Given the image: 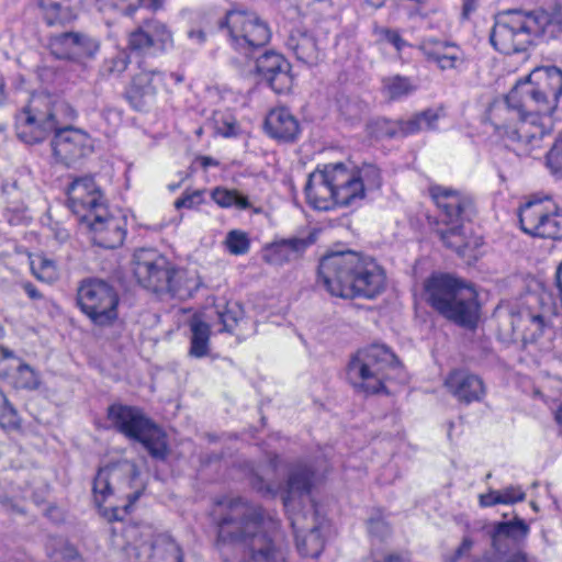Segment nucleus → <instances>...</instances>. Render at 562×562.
<instances>
[{"mask_svg":"<svg viewBox=\"0 0 562 562\" xmlns=\"http://www.w3.org/2000/svg\"><path fill=\"white\" fill-rule=\"evenodd\" d=\"M220 505L217 543L237 546L236 562H285L288 548L279 536V522L261 506L241 498Z\"/></svg>","mask_w":562,"mask_h":562,"instance_id":"1","label":"nucleus"},{"mask_svg":"<svg viewBox=\"0 0 562 562\" xmlns=\"http://www.w3.org/2000/svg\"><path fill=\"white\" fill-rule=\"evenodd\" d=\"M318 281L333 296L374 299L385 290L386 276L371 257L348 250L322 258Z\"/></svg>","mask_w":562,"mask_h":562,"instance_id":"2","label":"nucleus"},{"mask_svg":"<svg viewBox=\"0 0 562 562\" xmlns=\"http://www.w3.org/2000/svg\"><path fill=\"white\" fill-rule=\"evenodd\" d=\"M562 34V4L552 10H508L496 16L490 34L494 48L503 54L524 52L535 37L557 38Z\"/></svg>","mask_w":562,"mask_h":562,"instance_id":"3","label":"nucleus"},{"mask_svg":"<svg viewBox=\"0 0 562 562\" xmlns=\"http://www.w3.org/2000/svg\"><path fill=\"white\" fill-rule=\"evenodd\" d=\"M67 194L69 209L94 233V241L99 246L113 249L123 244L126 233L121 221L110 214L106 200L92 177L74 180Z\"/></svg>","mask_w":562,"mask_h":562,"instance_id":"4","label":"nucleus"},{"mask_svg":"<svg viewBox=\"0 0 562 562\" xmlns=\"http://www.w3.org/2000/svg\"><path fill=\"white\" fill-rule=\"evenodd\" d=\"M427 303L445 318L464 327L475 325L479 315L477 293L450 274H434L425 281Z\"/></svg>","mask_w":562,"mask_h":562,"instance_id":"5","label":"nucleus"},{"mask_svg":"<svg viewBox=\"0 0 562 562\" xmlns=\"http://www.w3.org/2000/svg\"><path fill=\"white\" fill-rule=\"evenodd\" d=\"M487 120L496 133L512 142L533 145L542 139L544 130L537 124V116L516 87L503 98L494 100L486 112Z\"/></svg>","mask_w":562,"mask_h":562,"instance_id":"6","label":"nucleus"},{"mask_svg":"<svg viewBox=\"0 0 562 562\" xmlns=\"http://www.w3.org/2000/svg\"><path fill=\"white\" fill-rule=\"evenodd\" d=\"M400 370L397 357L386 345L372 344L350 358L347 379L357 391L378 394L385 391V382L394 379Z\"/></svg>","mask_w":562,"mask_h":562,"instance_id":"7","label":"nucleus"},{"mask_svg":"<svg viewBox=\"0 0 562 562\" xmlns=\"http://www.w3.org/2000/svg\"><path fill=\"white\" fill-rule=\"evenodd\" d=\"M75 116V110L65 101L54 100L49 94L32 95L16 116V135L25 144H37Z\"/></svg>","mask_w":562,"mask_h":562,"instance_id":"8","label":"nucleus"},{"mask_svg":"<svg viewBox=\"0 0 562 562\" xmlns=\"http://www.w3.org/2000/svg\"><path fill=\"white\" fill-rule=\"evenodd\" d=\"M430 194L440 211L435 233L447 248L460 251L465 245L463 223L476 213L472 198L441 186L432 187Z\"/></svg>","mask_w":562,"mask_h":562,"instance_id":"9","label":"nucleus"},{"mask_svg":"<svg viewBox=\"0 0 562 562\" xmlns=\"http://www.w3.org/2000/svg\"><path fill=\"white\" fill-rule=\"evenodd\" d=\"M133 272L138 283L157 294L184 297L190 294L187 272L176 268L155 249H137L133 256Z\"/></svg>","mask_w":562,"mask_h":562,"instance_id":"10","label":"nucleus"},{"mask_svg":"<svg viewBox=\"0 0 562 562\" xmlns=\"http://www.w3.org/2000/svg\"><path fill=\"white\" fill-rule=\"evenodd\" d=\"M108 419L120 434L142 443L151 458L160 461L167 459V435L142 408L112 404L108 407Z\"/></svg>","mask_w":562,"mask_h":562,"instance_id":"11","label":"nucleus"},{"mask_svg":"<svg viewBox=\"0 0 562 562\" xmlns=\"http://www.w3.org/2000/svg\"><path fill=\"white\" fill-rule=\"evenodd\" d=\"M347 167L342 162L324 165L310 173L304 188L307 203L316 210L327 211L335 205L349 206L352 194L349 193Z\"/></svg>","mask_w":562,"mask_h":562,"instance_id":"12","label":"nucleus"},{"mask_svg":"<svg viewBox=\"0 0 562 562\" xmlns=\"http://www.w3.org/2000/svg\"><path fill=\"white\" fill-rule=\"evenodd\" d=\"M516 87L535 115H552L562 98V70L555 66L537 67Z\"/></svg>","mask_w":562,"mask_h":562,"instance_id":"13","label":"nucleus"},{"mask_svg":"<svg viewBox=\"0 0 562 562\" xmlns=\"http://www.w3.org/2000/svg\"><path fill=\"white\" fill-rule=\"evenodd\" d=\"M119 303L115 288L102 279H85L77 289V304L95 326H112L119 317Z\"/></svg>","mask_w":562,"mask_h":562,"instance_id":"14","label":"nucleus"},{"mask_svg":"<svg viewBox=\"0 0 562 562\" xmlns=\"http://www.w3.org/2000/svg\"><path fill=\"white\" fill-rule=\"evenodd\" d=\"M220 29H226L234 48L246 56L254 49L267 45L271 37L267 22L248 11H228L220 22Z\"/></svg>","mask_w":562,"mask_h":562,"instance_id":"15","label":"nucleus"},{"mask_svg":"<svg viewBox=\"0 0 562 562\" xmlns=\"http://www.w3.org/2000/svg\"><path fill=\"white\" fill-rule=\"evenodd\" d=\"M316 482V471L312 463L297 460L290 464L286 481L283 486L268 483L261 476L251 479L252 487L265 496H276L281 492V498L286 510L294 509V502L308 496Z\"/></svg>","mask_w":562,"mask_h":562,"instance_id":"16","label":"nucleus"},{"mask_svg":"<svg viewBox=\"0 0 562 562\" xmlns=\"http://www.w3.org/2000/svg\"><path fill=\"white\" fill-rule=\"evenodd\" d=\"M524 233L539 238L562 239V209L542 201H529L519 209Z\"/></svg>","mask_w":562,"mask_h":562,"instance_id":"17","label":"nucleus"},{"mask_svg":"<svg viewBox=\"0 0 562 562\" xmlns=\"http://www.w3.org/2000/svg\"><path fill=\"white\" fill-rule=\"evenodd\" d=\"M112 533L113 544L125 552L128 562H183L181 547L169 535L161 533L140 543H124L117 540L115 529Z\"/></svg>","mask_w":562,"mask_h":562,"instance_id":"18","label":"nucleus"},{"mask_svg":"<svg viewBox=\"0 0 562 562\" xmlns=\"http://www.w3.org/2000/svg\"><path fill=\"white\" fill-rule=\"evenodd\" d=\"M68 122L59 126L50 143L55 160L65 166H71L92 151L89 135L69 126Z\"/></svg>","mask_w":562,"mask_h":562,"instance_id":"19","label":"nucleus"},{"mask_svg":"<svg viewBox=\"0 0 562 562\" xmlns=\"http://www.w3.org/2000/svg\"><path fill=\"white\" fill-rule=\"evenodd\" d=\"M318 232L313 229L306 234L280 238L267 244L261 250L262 260L276 267L295 262L304 257L306 250L317 241Z\"/></svg>","mask_w":562,"mask_h":562,"instance_id":"20","label":"nucleus"},{"mask_svg":"<svg viewBox=\"0 0 562 562\" xmlns=\"http://www.w3.org/2000/svg\"><path fill=\"white\" fill-rule=\"evenodd\" d=\"M166 87V74L142 69L132 77L125 97L136 111H148L156 102L159 90Z\"/></svg>","mask_w":562,"mask_h":562,"instance_id":"21","label":"nucleus"},{"mask_svg":"<svg viewBox=\"0 0 562 562\" xmlns=\"http://www.w3.org/2000/svg\"><path fill=\"white\" fill-rule=\"evenodd\" d=\"M258 75L277 93H283L290 89L292 78L290 76V64L276 52H266L256 61Z\"/></svg>","mask_w":562,"mask_h":562,"instance_id":"22","label":"nucleus"},{"mask_svg":"<svg viewBox=\"0 0 562 562\" xmlns=\"http://www.w3.org/2000/svg\"><path fill=\"white\" fill-rule=\"evenodd\" d=\"M445 385L451 395L467 405L480 402L485 396V386L482 379L463 369L451 371L445 381Z\"/></svg>","mask_w":562,"mask_h":562,"instance_id":"23","label":"nucleus"},{"mask_svg":"<svg viewBox=\"0 0 562 562\" xmlns=\"http://www.w3.org/2000/svg\"><path fill=\"white\" fill-rule=\"evenodd\" d=\"M512 334L520 336L525 344H536L549 329L544 317L529 310L509 313Z\"/></svg>","mask_w":562,"mask_h":562,"instance_id":"24","label":"nucleus"},{"mask_svg":"<svg viewBox=\"0 0 562 562\" xmlns=\"http://www.w3.org/2000/svg\"><path fill=\"white\" fill-rule=\"evenodd\" d=\"M52 46L60 47L64 57L76 55L93 58L100 49V42L86 33L64 32L52 38Z\"/></svg>","mask_w":562,"mask_h":562,"instance_id":"25","label":"nucleus"},{"mask_svg":"<svg viewBox=\"0 0 562 562\" xmlns=\"http://www.w3.org/2000/svg\"><path fill=\"white\" fill-rule=\"evenodd\" d=\"M528 532V525L518 516H515L512 521L495 522L491 525L487 530L492 541V547L498 553L506 548L520 542L527 537Z\"/></svg>","mask_w":562,"mask_h":562,"instance_id":"26","label":"nucleus"},{"mask_svg":"<svg viewBox=\"0 0 562 562\" xmlns=\"http://www.w3.org/2000/svg\"><path fill=\"white\" fill-rule=\"evenodd\" d=\"M285 45L296 60L306 66H315L321 60V50L315 36L306 30L294 29L290 32Z\"/></svg>","mask_w":562,"mask_h":562,"instance_id":"27","label":"nucleus"},{"mask_svg":"<svg viewBox=\"0 0 562 562\" xmlns=\"http://www.w3.org/2000/svg\"><path fill=\"white\" fill-rule=\"evenodd\" d=\"M265 127L271 137L283 142L294 140L300 132L297 120L284 108L271 110L266 117Z\"/></svg>","mask_w":562,"mask_h":562,"instance_id":"28","label":"nucleus"},{"mask_svg":"<svg viewBox=\"0 0 562 562\" xmlns=\"http://www.w3.org/2000/svg\"><path fill=\"white\" fill-rule=\"evenodd\" d=\"M347 176L350 178L347 188L349 193L352 194V203L361 200L364 196V191L378 189L381 186L380 170L374 165H363L356 171L347 169Z\"/></svg>","mask_w":562,"mask_h":562,"instance_id":"29","label":"nucleus"},{"mask_svg":"<svg viewBox=\"0 0 562 562\" xmlns=\"http://www.w3.org/2000/svg\"><path fill=\"white\" fill-rule=\"evenodd\" d=\"M142 25L147 33V43L153 55L164 53L173 45L172 32L164 22L146 20Z\"/></svg>","mask_w":562,"mask_h":562,"instance_id":"30","label":"nucleus"},{"mask_svg":"<svg viewBox=\"0 0 562 562\" xmlns=\"http://www.w3.org/2000/svg\"><path fill=\"white\" fill-rule=\"evenodd\" d=\"M189 325L191 330V346L189 355L194 358L207 356L210 350V325L198 316H193Z\"/></svg>","mask_w":562,"mask_h":562,"instance_id":"31","label":"nucleus"},{"mask_svg":"<svg viewBox=\"0 0 562 562\" xmlns=\"http://www.w3.org/2000/svg\"><path fill=\"white\" fill-rule=\"evenodd\" d=\"M441 116V112L435 109H426L415 113L407 120H402L405 137L423 131H431L437 127V123Z\"/></svg>","mask_w":562,"mask_h":562,"instance_id":"32","label":"nucleus"},{"mask_svg":"<svg viewBox=\"0 0 562 562\" xmlns=\"http://www.w3.org/2000/svg\"><path fill=\"white\" fill-rule=\"evenodd\" d=\"M117 472L116 467H106L97 473L92 487L97 506L101 507L106 497L112 494V480L117 477Z\"/></svg>","mask_w":562,"mask_h":562,"instance_id":"33","label":"nucleus"},{"mask_svg":"<svg viewBox=\"0 0 562 562\" xmlns=\"http://www.w3.org/2000/svg\"><path fill=\"white\" fill-rule=\"evenodd\" d=\"M211 198L218 206L224 209L248 210L251 207L248 198L235 189L217 187L212 191Z\"/></svg>","mask_w":562,"mask_h":562,"instance_id":"34","label":"nucleus"},{"mask_svg":"<svg viewBox=\"0 0 562 562\" xmlns=\"http://www.w3.org/2000/svg\"><path fill=\"white\" fill-rule=\"evenodd\" d=\"M383 90L390 100H398L415 92L416 86L407 77L395 75L383 79Z\"/></svg>","mask_w":562,"mask_h":562,"instance_id":"35","label":"nucleus"},{"mask_svg":"<svg viewBox=\"0 0 562 562\" xmlns=\"http://www.w3.org/2000/svg\"><path fill=\"white\" fill-rule=\"evenodd\" d=\"M131 63L127 49H117L114 54L104 58L100 66V74L103 77H119L128 67Z\"/></svg>","mask_w":562,"mask_h":562,"instance_id":"36","label":"nucleus"},{"mask_svg":"<svg viewBox=\"0 0 562 562\" xmlns=\"http://www.w3.org/2000/svg\"><path fill=\"white\" fill-rule=\"evenodd\" d=\"M457 47L453 43L442 42L437 38H428L420 43L419 49L428 61L437 64Z\"/></svg>","mask_w":562,"mask_h":562,"instance_id":"37","label":"nucleus"},{"mask_svg":"<svg viewBox=\"0 0 562 562\" xmlns=\"http://www.w3.org/2000/svg\"><path fill=\"white\" fill-rule=\"evenodd\" d=\"M296 546L302 555L317 558L323 550V540L318 528H311L303 539H300L299 536H296Z\"/></svg>","mask_w":562,"mask_h":562,"instance_id":"38","label":"nucleus"},{"mask_svg":"<svg viewBox=\"0 0 562 562\" xmlns=\"http://www.w3.org/2000/svg\"><path fill=\"white\" fill-rule=\"evenodd\" d=\"M0 426L5 429H18L21 419L18 411L9 402L5 394L0 390Z\"/></svg>","mask_w":562,"mask_h":562,"instance_id":"39","label":"nucleus"},{"mask_svg":"<svg viewBox=\"0 0 562 562\" xmlns=\"http://www.w3.org/2000/svg\"><path fill=\"white\" fill-rule=\"evenodd\" d=\"M227 250L235 256L245 255L249 251L250 240L248 235L239 229H233L227 233L225 238Z\"/></svg>","mask_w":562,"mask_h":562,"instance_id":"40","label":"nucleus"},{"mask_svg":"<svg viewBox=\"0 0 562 562\" xmlns=\"http://www.w3.org/2000/svg\"><path fill=\"white\" fill-rule=\"evenodd\" d=\"M127 50L143 56L153 55L147 43V33L144 32L142 24L128 33Z\"/></svg>","mask_w":562,"mask_h":562,"instance_id":"41","label":"nucleus"},{"mask_svg":"<svg viewBox=\"0 0 562 562\" xmlns=\"http://www.w3.org/2000/svg\"><path fill=\"white\" fill-rule=\"evenodd\" d=\"M218 321L223 325L220 331L232 333L243 316V311L237 303L226 304L223 311H217Z\"/></svg>","mask_w":562,"mask_h":562,"instance_id":"42","label":"nucleus"},{"mask_svg":"<svg viewBox=\"0 0 562 562\" xmlns=\"http://www.w3.org/2000/svg\"><path fill=\"white\" fill-rule=\"evenodd\" d=\"M15 385L20 389L35 390L40 385L36 372L26 363H20L16 370Z\"/></svg>","mask_w":562,"mask_h":562,"instance_id":"43","label":"nucleus"},{"mask_svg":"<svg viewBox=\"0 0 562 562\" xmlns=\"http://www.w3.org/2000/svg\"><path fill=\"white\" fill-rule=\"evenodd\" d=\"M34 276L42 281L52 282L57 278L56 265L53 260L40 257L37 261L32 262Z\"/></svg>","mask_w":562,"mask_h":562,"instance_id":"44","label":"nucleus"},{"mask_svg":"<svg viewBox=\"0 0 562 562\" xmlns=\"http://www.w3.org/2000/svg\"><path fill=\"white\" fill-rule=\"evenodd\" d=\"M376 134L380 137H405L402 120L398 121H390L386 119H379L375 122Z\"/></svg>","mask_w":562,"mask_h":562,"instance_id":"45","label":"nucleus"},{"mask_svg":"<svg viewBox=\"0 0 562 562\" xmlns=\"http://www.w3.org/2000/svg\"><path fill=\"white\" fill-rule=\"evenodd\" d=\"M339 112L347 121L359 120L362 113V108L358 101L348 97H342L338 100Z\"/></svg>","mask_w":562,"mask_h":562,"instance_id":"46","label":"nucleus"},{"mask_svg":"<svg viewBox=\"0 0 562 562\" xmlns=\"http://www.w3.org/2000/svg\"><path fill=\"white\" fill-rule=\"evenodd\" d=\"M202 194H203L202 190H194L192 192L186 191L181 198H179L175 201V207L177 210H180L183 207L192 209L195 205H199L202 203V201H203Z\"/></svg>","mask_w":562,"mask_h":562,"instance_id":"47","label":"nucleus"},{"mask_svg":"<svg viewBox=\"0 0 562 562\" xmlns=\"http://www.w3.org/2000/svg\"><path fill=\"white\" fill-rule=\"evenodd\" d=\"M476 562H531V561L528 559L526 553H524L521 551H517V552H514L508 555H502L498 552L495 554H492V555H484Z\"/></svg>","mask_w":562,"mask_h":562,"instance_id":"48","label":"nucleus"},{"mask_svg":"<svg viewBox=\"0 0 562 562\" xmlns=\"http://www.w3.org/2000/svg\"><path fill=\"white\" fill-rule=\"evenodd\" d=\"M368 530L371 536L385 539L391 533L390 525L383 518H371L368 521Z\"/></svg>","mask_w":562,"mask_h":562,"instance_id":"49","label":"nucleus"},{"mask_svg":"<svg viewBox=\"0 0 562 562\" xmlns=\"http://www.w3.org/2000/svg\"><path fill=\"white\" fill-rule=\"evenodd\" d=\"M463 63V54L459 47H452V52L436 64L440 70L454 69Z\"/></svg>","mask_w":562,"mask_h":562,"instance_id":"50","label":"nucleus"},{"mask_svg":"<svg viewBox=\"0 0 562 562\" xmlns=\"http://www.w3.org/2000/svg\"><path fill=\"white\" fill-rule=\"evenodd\" d=\"M499 495H501V499H503L504 502H502V504H514V503H517V502H522L526 497V493L520 488V486H508V487H505L503 490H497Z\"/></svg>","mask_w":562,"mask_h":562,"instance_id":"51","label":"nucleus"},{"mask_svg":"<svg viewBox=\"0 0 562 562\" xmlns=\"http://www.w3.org/2000/svg\"><path fill=\"white\" fill-rule=\"evenodd\" d=\"M473 547V540L470 537H464L461 544L457 548L454 553L448 558V562H458L461 558L468 555Z\"/></svg>","mask_w":562,"mask_h":562,"instance_id":"52","label":"nucleus"},{"mask_svg":"<svg viewBox=\"0 0 562 562\" xmlns=\"http://www.w3.org/2000/svg\"><path fill=\"white\" fill-rule=\"evenodd\" d=\"M384 40L393 45L397 52H401L404 47L408 46L407 42L400 35L397 31L385 30Z\"/></svg>","mask_w":562,"mask_h":562,"instance_id":"53","label":"nucleus"},{"mask_svg":"<svg viewBox=\"0 0 562 562\" xmlns=\"http://www.w3.org/2000/svg\"><path fill=\"white\" fill-rule=\"evenodd\" d=\"M504 502L501 499V495L497 490H491L486 494H481L479 496V504L481 507H491L497 504H502Z\"/></svg>","mask_w":562,"mask_h":562,"instance_id":"54","label":"nucleus"},{"mask_svg":"<svg viewBox=\"0 0 562 562\" xmlns=\"http://www.w3.org/2000/svg\"><path fill=\"white\" fill-rule=\"evenodd\" d=\"M140 494H142L140 491H136L132 494H128L127 495V504L124 505V507L122 509L119 507L113 508V518L115 520H122V517L119 515V513L120 512L126 513L128 510V508L139 498Z\"/></svg>","mask_w":562,"mask_h":562,"instance_id":"55","label":"nucleus"},{"mask_svg":"<svg viewBox=\"0 0 562 562\" xmlns=\"http://www.w3.org/2000/svg\"><path fill=\"white\" fill-rule=\"evenodd\" d=\"M188 38L194 44L202 46L206 42V33L201 29H191L188 31Z\"/></svg>","mask_w":562,"mask_h":562,"instance_id":"56","label":"nucleus"},{"mask_svg":"<svg viewBox=\"0 0 562 562\" xmlns=\"http://www.w3.org/2000/svg\"><path fill=\"white\" fill-rule=\"evenodd\" d=\"M23 290L27 294V296L32 300H40L42 299L41 292L37 290V288L31 283V282H24L22 284Z\"/></svg>","mask_w":562,"mask_h":562,"instance_id":"57","label":"nucleus"},{"mask_svg":"<svg viewBox=\"0 0 562 562\" xmlns=\"http://www.w3.org/2000/svg\"><path fill=\"white\" fill-rule=\"evenodd\" d=\"M165 0H139V4L143 8L157 11L162 8Z\"/></svg>","mask_w":562,"mask_h":562,"instance_id":"58","label":"nucleus"},{"mask_svg":"<svg viewBox=\"0 0 562 562\" xmlns=\"http://www.w3.org/2000/svg\"><path fill=\"white\" fill-rule=\"evenodd\" d=\"M137 532V528L136 527H125L121 530V537L122 538H126V539H131L133 538Z\"/></svg>","mask_w":562,"mask_h":562,"instance_id":"59","label":"nucleus"},{"mask_svg":"<svg viewBox=\"0 0 562 562\" xmlns=\"http://www.w3.org/2000/svg\"><path fill=\"white\" fill-rule=\"evenodd\" d=\"M167 80H173L176 85H179L184 80V77L178 72H170L169 75L166 74V81ZM165 88L168 89L167 86Z\"/></svg>","mask_w":562,"mask_h":562,"instance_id":"60","label":"nucleus"},{"mask_svg":"<svg viewBox=\"0 0 562 562\" xmlns=\"http://www.w3.org/2000/svg\"><path fill=\"white\" fill-rule=\"evenodd\" d=\"M548 160L551 162V161H557L558 164H560L559 161V146L555 145L548 154Z\"/></svg>","mask_w":562,"mask_h":562,"instance_id":"61","label":"nucleus"},{"mask_svg":"<svg viewBox=\"0 0 562 562\" xmlns=\"http://www.w3.org/2000/svg\"><path fill=\"white\" fill-rule=\"evenodd\" d=\"M0 357L2 359L14 358V352L4 346H0Z\"/></svg>","mask_w":562,"mask_h":562,"instance_id":"62","label":"nucleus"},{"mask_svg":"<svg viewBox=\"0 0 562 562\" xmlns=\"http://www.w3.org/2000/svg\"><path fill=\"white\" fill-rule=\"evenodd\" d=\"M555 420L559 425V434H560V436H562V404L560 405V407L558 408V411L555 413Z\"/></svg>","mask_w":562,"mask_h":562,"instance_id":"63","label":"nucleus"},{"mask_svg":"<svg viewBox=\"0 0 562 562\" xmlns=\"http://www.w3.org/2000/svg\"><path fill=\"white\" fill-rule=\"evenodd\" d=\"M216 165V162L211 157H202V166L207 168L209 166Z\"/></svg>","mask_w":562,"mask_h":562,"instance_id":"64","label":"nucleus"}]
</instances>
